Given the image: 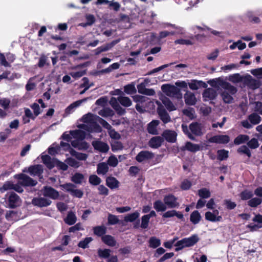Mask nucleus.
I'll list each match as a JSON object with an SVG mask.
<instances>
[{"instance_id":"8fccbe9b","label":"nucleus","mask_w":262,"mask_h":262,"mask_svg":"<svg viewBox=\"0 0 262 262\" xmlns=\"http://www.w3.org/2000/svg\"><path fill=\"white\" fill-rule=\"evenodd\" d=\"M119 223L118 217L114 214L108 213L107 217V223L110 225H114Z\"/></svg>"},{"instance_id":"72a5a7b5","label":"nucleus","mask_w":262,"mask_h":262,"mask_svg":"<svg viewBox=\"0 0 262 262\" xmlns=\"http://www.w3.org/2000/svg\"><path fill=\"white\" fill-rule=\"evenodd\" d=\"M201 219V214L198 210L193 211L190 214V221L194 225L198 224Z\"/></svg>"},{"instance_id":"4c0bfd02","label":"nucleus","mask_w":262,"mask_h":262,"mask_svg":"<svg viewBox=\"0 0 262 262\" xmlns=\"http://www.w3.org/2000/svg\"><path fill=\"white\" fill-rule=\"evenodd\" d=\"M154 208L157 212H163L167 209L166 204L160 200H157L154 203Z\"/></svg>"},{"instance_id":"f257e3e1","label":"nucleus","mask_w":262,"mask_h":262,"mask_svg":"<svg viewBox=\"0 0 262 262\" xmlns=\"http://www.w3.org/2000/svg\"><path fill=\"white\" fill-rule=\"evenodd\" d=\"M247 146L242 145L237 149L238 154L242 155H246L249 158L251 157V152L248 147L251 149H255L259 146V143L257 139L255 138L251 139L250 140H249L247 142Z\"/></svg>"},{"instance_id":"58836bf2","label":"nucleus","mask_w":262,"mask_h":262,"mask_svg":"<svg viewBox=\"0 0 262 262\" xmlns=\"http://www.w3.org/2000/svg\"><path fill=\"white\" fill-rule=\"evenodd\" d=\"M140 213L138 211L128 214L125 216L124 220L125 222H134L139 218Z\"/></svg>"},{"instance_id":"79ce46f5","label":"nucleus","mask_w":262,"mask_h":262,"mask_svg":"<svg viewBox=\"0 0 262 262\" xmlns=\"http://www.w3.org/2000/svg\"><path fill=\"white\" fill-rule=\"evenodd\" d=\"M217 159L220 161L226 160L229 157V151L225 149H219L217 151Z\"/></svg>"},{"instance_id":"7c9ffc66","label":"nucleus","mask_w":262,"mask_h":262,"mask_svg":"<svg viewBox=\"0 0 262 262\" xmlns=\"http://www.w3.org/2000/svg\"><path fill=\"white\" fill-rule=\"evenodd\" d=\"M77 221L75 214L72 211L68 212L67 217L64 219V222L69 225H74Z\"/></svg>"},{"instance_id":"f03ea898","label":"nucleus","mask_w":262,"mask_h":262,"mask_svg":"<svg viewBox=\"0 0 262 262\" xmlns=\"http://www.w3.org/2000/svg\"><path fill=\"white\" fill-rule=\"evenodd\" d=\"M162 91L167 96L179 98L180 89L170 84H164L161 86Z\"/></svg>"},{"instance_id":"c756f323","label":"nucleus","mask_w":262,"mask_h":262,"mask_svg":"<svg viewBox=\"0 0 262 262\" xmlns=\"http://www.w3.org/2000/svg\"><path fill=\"white\" fill-rule=\"evenodd\" d=\"M226 81L222 79L221 78L212 79L208 81V83L213 88H219L221 86L223 88L225 84Z\"/></svg>"},{"instance_id":"37998d69","label":"nucleus","mask_w":262,"mask_h":262,"mask_svg":"<svg viewBox=\"0 0 262 262\" xmlns=\"http://www.w3.org/2000/svg\"><path fill=\"white\" fill-rule=\"evenodd\" d=\"M111 250L110 249H99L98 250V255L99 257L107 259L111 255Z\"/></svg>"},{"instance_id":"6e6552de","label":"nucleus","mask_w":262,"mask_h":262,"mask_svg":"<svg viewBox=\"0 0 262 262\" xmlns=\"http://www.w3.org/2000/svg\"><path fill=\"white\" fill-rule=\"evenodd\" d=\"M92 145L95 150L103 153L107 152L110 149L107 143L101 141H94L92 142Z\"/></svg>"},{"instance_id":"774afa93","label":"nucleus","mask_w":262,"mask_h":262,"mask_svg":"<svg viewBox=\"0 0 262 262\" xmlns=\"http://www.w3.org/2000/svg\"><path fill=\"white\" fill-rule=\"evenodd\" d=\"M109 8L115 11H118L120 8V5L118 2H115L114 1H110L108 3Z\"/></svg>"},{"instance_id":"412c9836","label":"nucleus","mask_w":262,"mask_h":262,"mask_svg":"<svg viewBox=\"0 0 262 262\" xmlns=\"http://www.w3.org/2000/svg\"><path fill=\"white\" fill-rule=\"evenodd\" d=\"M184 99L185 103L188 105H193L195 104L196 99L194 94L190 92L187 91L184 95Z\"/></svg>"},{"instance_id":"bb28decb","label":"nucleus","mask_w":262,"mask_h":262,"mask_svg":"<svg viewBox=\"0 0 262 262\" xmlns=\"http://www.w3.org/2000/svg\"><path fill=\"white\" fill-rule=\"evenodd\" d=\"M109 167L107 163L101 162L97 165V173L99 175H104L108 171Z\"/></svg>"},{"instance_id":"ea45409f","label":"nucleus","mask_w":262,"mask_h":262,"mask_svg":"<svg viewBox=\"0 0 262 262\" xmlns=\"http://www.w3.org/2000/svg\"><path fill=\"white\" fill-rule=\"evenodd\" d=\"M149 247L150 248L156 249L161 245V240L156 236H152L150 237L149 241Z\"/></svg>"},{"instance_id":"cd10ccee","label":"nucleus","mask_w":262,"mask_h":262,"mask_svg":"<svg viewBox=\"0 0 262 262\" xmlns=\"http://www.w3.org/2000/svg\"><path fill=\"white\" fill-rule=\"evenodd\" d=\"M93 233L95 235L99 237L104 236L106 233L107 230L104 226H97L93 228Z\"/></svg>"},{"instance_id":"39448f33","label":"nucleus","mask_w":262,"mask_h":262,"mask_svg":"<svg viewBox=\"0 0 262 262\" xmlns=\"http://www.w3.org/2000/svg\"><path fill=\"white\" fill-rule=\"evenodd\" d=\"M209 143L226 144L230 142V137L226 135H218L213 136L208 140Z\"/></svg>"},{"instance_id":"c9c22d12","label":"nucleus","mask_w":262,"mask_h":262,"mask_svg":"<svg viewBox=\"0 0 262 262\" xmlns=\"http://www.w3.org/2000/svg\"><path fill=\"white\" fill-rule=\"evenodd\" d=\"M248 119L250 122L253 125L258 124L261 121V117L256 113H253L249 115Z\"/></svg>"},{"instance_id":"de8ad7c7","label":"nucleus","mask_w":262,"mask_h":262,"mask_svg":"<svg viewBox=\"0 0 262 262\" xmlns=\"http://www.w3.org/2000/svg\"><path fill=\"white\" fill-rule=\"evenodd\" d=\"M239 196L241 200H250L253 197V194L252 191L246 189L241 192Z\"/></svg>"},{"instance_id":"9d476101","label":"nucleus","mask_w":262,"mask_h":262,"mask_svg":"<svg viewBox=\"0 0 262 262\" xmlns=\"http://www.w3.org/2000/svg\"><path fill=\"white\" fill-rule=\"evenodd\" d=\"M154 157L152 152L147 150H142L136 157V160L138 162H142L145 160H150Z\"/></svg>"},{"instance_id":"a18cd8bd","label":"nucleus","mask_w":262,"mask_h":262,"mask_svg":"<svg viewBox=\"0 0 262 262\" xmlns=\"http://www.w3.org/2000/svg\"><path fill=\"white\" fill-rule=\"evenodd\" d=\"M198 195L201 199H208L210 197L211 193L209 189L203 188L198 190Z\"/></svg>"},{"instance_id":"2f4dec72","label":"nucleus","mask_w":262,"mask_h":262,"mask_svg":"<svg viewBox=\"0 0 262 262\" xmlns=\"http://www.w3.org/2000/svg\"><path fill=\"white\" fill-rule=\"evenodd\" d=\"M249 136L247 135L240 134L238 135L234 140V144L236 145H240L247 143L249 140Z\"/></svg>"},{"instance_id":"1a4fd4ad","label":"nucleus","mask_w":262,"mask_h":262,"mask_svg":"<svg viewBox=\"0 0 262 262\" xmlns=\"http://www.w3.org/2000/svg\"><path fill=\"white\" fill-rule=\"evenodd\" d=\"M162 138L167 142L174 143L177 140V134L176 132L169 129L165 130L162 134Z\"/></svg>"},{"instance_id":"5fc2aeb1","label":"nucleus","mask_w":262,"mask_h":262,"mask_svg":"<svg viewBox=\"0 0 262 262\" xmlns=\"http://www.w3.org/2000/svg\"><path fill=\"white\" fill-rule=\"evenodd\" d=\"M174 216H176L178 218L180 219V213L177 212L174 210L168 211L163 213L162 215L163 217L164 218H168Z\"/></svg>"},{"instance_id":"4d7b16f0","label":"nucleus","mask_w":262,"mask_h":262,"mask_svg":"<svg viewBox=\"0 0 262 262\" xmlns=\"http://www.w3.org/2000/svg\"><path fill=\"white\" fill-rule=\"evenodd\" d=\"M112 150L115 152L119 150H122L123 148V145L120 141H115L111 144Z\"/></svg>"},{"instance_id":"09e8293b","label":"nucleus","mask_w":262,"mask_h":262,"mask_svg":"<svg viewBox=\"0 0 262 262\" xmlns=\"http://www.w3.org/2000/svg\"><path fill=\"white\" fill-rule=\"evenodd\" d=\"M262 199L258 198H251L248 201V205L251 207H256L261 203Z\"/></svg>"},{"instance_id":"f704fd0d","label":"nucleus","mask_w":262,"mask_h":262,"mask_svg":"<svg viewBox=\"0 0 262 262\" xmlns=\"http://www.w3.org/2000/svg\"><path fill=\"white\" fill-rule=\"evenodd\" d=\"M245 82L247 85L254 90L258 88L259 86V82L253 79L250 75H249L248 77L246 78Z\"/></svg>"},{"instance_id":"f8f14e48","label":"nucleus","mask_w":262,"mask_h":262,"mask_svg":"<svg viewBox=\"0 0 262 262\" xmlns=\"http://www.w3.org/2000/svg\"><path fill=\"white\" fill-rule=\"evenodd\" d=\"M203 125L197 122H192L189 125V129L191 133L196 136H201L202 132Z\"/></svg>"},{"instance_id":"c03bdc74","label":"nucleus","mask_w":262,"mask_h":262,"mask_svg":"<svg viewBox=\"0 0 262 262\" xmlns=\"http://www.w3.org/2000/svg\"><path fill=\"white\" fill-rule=\"evenodd\" d=\"M89 183L94 186L99 185L102 182L101 179L96 174H91L89 178Z\"/></svg>"},{"instance_id":"e2e57ef3","label":"nucleus","mask_w":262,"mask_h":262,"mask_svg":"<svg viewBox=\"0 0 262 262\" xmlns=\"http://www.w3.org/2000/svg\"><path fill=\"white\" fill-rule=\"evenodd\" d=\"M132 98L135 102L141 103L146 102L148 99L147 97L139 95H134Z\"/></svg>"},{"instance_id":"4be33fe9","label":"nucleus","mask_w":262,"mask_h":262,"mask_svg":"<svg viewBox=\"0 0 262 262\" xmlns=\"http://www.w3.org/2000/svg\"><path fill=\"white\" fill-rule=\"evenodd\" d=\"M28 171L32 176H39L43 172L42 166L41 165L31 166L28 168Z\"/></svg>"},{"instance_id":"a211bd4d","label":"nucleus","mask_w":262,"mask_h":262,"mask_svg":"<svg viewBox=\"0 0 262 262\" xmlns=\"http://www.w3.org/2000/svg\"><path fill=\"white\" fill-rule=\"evenodd\" d=\"M81 127L89 132L100 133L102 132L101 127L95 121L90 124L89 126L81 125Z\"/></svg>"},{"instance_id":"4468645a","label":"nucleus","mask_w":262,"mask_h":262,"mask_svg":"<svg viewBox=\"0 0 262 262\" xmlns=\"http://www.w3.org/2000/svg\"><path fill=\"white\" fill-rule=\"evenodd\" d=\"M200 150V145L194 144L189 141L186 142L185 146L181 147V151L188 150L194 153Z\"/></svg>"},{"instance_id":"393cba45","label":"nucleus","mask_w":262,"mask_h":262,"mask_svg":"<svg viewBox=\"0 0 262 262\" xmlns=\"http://www.w3.org/2000/svg\"><path fill=\"white\" fill-rule=\"evenodd\" d=\"M101 240L103 243L110 247H114L117 243L115 238L113 236L108 234L102 236Z\"/></svg>"},{"instance_id":"2eb2a0df","label":"nucleus","mask_w":262,"mask_h":262,"mask_svg":"<svg viewBox=\"0 0 262 262\" xmlns=\"http://www.w3.org/2000/svg\"><path fill=\"white\" fill-rule=\"evenodd\" d=\"M216 96V92L212 88L206 89L203 93V97L204 101L213 100L215 99Z\"/></svg>"},{"instance_id":"0e129e2a","label":"nucleus","mask_w":262,"mask_h":262,"mask_svg":"<svg viewBox=\"0 0 262 262\" xmlns=\"http://www.w3.org/2000/svg\"><path fill=\"white\" fill-rule=\"evenodd\" d=\"M117 22H124V23H127L129 24V25L130 26V19L128 15L120 13L119 15V19L117 20Z\"/></svg>"},{"instance_id":"423d86ee","label":"nucleus","mask_w":262,"mask_h":262,"mask_svg":"<svg viewBox=\"0 0 262 262\" xmlns=\"http://www.w3.org/2000/svg\"><path fill=\"white\" fill-rule=\"evenodd\" d=\"M199 241L197 234H193L188 238L181 239V249L184 247H190L194 246Z\"/></svg>"},{"instance_id":"9b49d317","label":"nucleus","mask_w":262,"mask_h":262,"mask_svg":"<svg viewBox=\"0 0 262 262\" xmlns=\"http://www.w3.org/2000/svg\"><path fill=\"white\" fill-rule=\"evenodd\" d=\"M119 39L114 40L112 42L105 45L100 46L94 50L95 54L98 55L103 52L107 51L112 49L115 45L119 42Z\"/></svg>"},{"instance_id":"aec40b11","label":"nucleus","mask_w":262,"mask_h":262,"mask_svg":"<svg viewBox=\"0 0 262 262\" xmlns=\"http://www.w3.org/2000/svg\"><path fill=\"white\" fill-rule=\"evenodd\" d=\"M89 99V98H84L82 99L77 100L75 102H74L73 103H71L70 105H69L65 110V113L66 114H71L73 111V109L79 106L80 105V104L84 102H86L87 100Z\"/></svg>"},{"instance_id":"a878e982","label":"nucleus","mask_w":262,"mask_h":262,"mask_svg":"<svg viewBox=\"0 0 262 262\" xmlns=\"http://www.w3.org/2000/svg\"><path fill=\"white\" fill-rule=\"evenodd\" d=\"M164 202L169 208H173L176 206V198L173 195H166L164 198Z\"/></svg>"},{"instance_id":"e433bc0d","label":"nucleus","mask_w":262,"mask_h":262,"mask_svg":"<svg viewBox=\"0 0 262 262\" xmlns=\"http://www.w3.org/2000/svg\"><path fill=\"white\" fill-rule=\"evenodd\" d=\"M161 101L167 110L169 112L176 110L175 106L168 98L164 97L161 99Z\"/></svg>"},{"instance_id":"69168bd1","label":"nucleus","mask_w":262,"mask_h":262,"mask_svg":"<svg viewBox=\"0 0 262 262\" xmlns=\"http://www.w3.org/2000/svg\"><path fill=\"white\" fill-rule=\"evenodd\" d=\"M99 195L106 196L109 193V190L103 185H99L98 187Z\"/></svg>"},{"instance_id":"20e7f679","label":"nucleus","mask_w":262,"mask_h":262,"mask_svg":"<svg viewBox=\"0 0 262 262\" xmlns=\"http://www.w3.org/2000/svg\"><path fill=\"white\" fill-rule=\"evenodd\" d=\"M21 203V199L16 193L14 192L10 193L8 199V204L9 208H15L20 206Z\"/></svg>"},{"instance_id":"ddd939ff","label":"nucleus","mask_w":262,"mask_h":262,"mask_svg":"<svg viewBox=\"0 0 262 262\" xmlns=\"http://www.w3.org/2000/svg\"><path fill=\"white\" fill-rule=\"evenodd\" d=\"M157 113L159 116L160 119L164 123H167L170 121V118L164 107L160 105L157 108Z\"/></svg>"},{"instance_id":"a19ab883","label":"nucleus","mask_w":262,"mask_h":262,"mask_svg":"<svg viewBox=\"0 0 262 262\" xmlns=\"http://www.w3.org/2000/svg\"><path fill=\"white\" fill-rule=\"evenodd\" d=\"M118 101L122 106L124 107H129L132 104L131 100L127 97L119 96L118 97Z\"/></svg>"},{"instance_id":"052dcab7","label":"nucleus","mask_w":262,"mask_h":262,"mask_svg":"<svg viewBox=\"0 0 262 262\" xmlns=\"http://www.w3.org/2000/svg\"><path fill=\"white\" fill-rule=\"evenodd\" d=\"M223 89L228 90L232 95L235 94L237 92L236 88L227 81H226Z\"/></svg>"},{"instance_id":"f3484780","label":"nucleus","mask_w":262,"mask_h":262,"mask_svg":"<svg viewBox=\"0 0 262 262\" xmlns=\"http://www.w3.org/2000/svg\"><path fill=\"white\" fill-rule=\"evenodd\" d=\"M164 141L163 138L160 136H155L150 139L148 144L152 148H158L161 146Z\"/></svg>"},{"instance_id":"0eeeda50","label":"nucleus","mask_w":262,"mask_h":262,"mask_svg":"<svg viewBox=\"0 0 262 262\" xmlns=\"http://www.w3.org/2000/svg\"><path fill=\"white\" fill-rule=\"evenodd\" d=\"M43 190V194L45 196L56 200L59 196L58 191L51 186H45Z\"/></svg>"},{"instance_id":"c85d7f7f","label":"nucleus","mask_w":262,"mask_h":262,"mask_svg":"<svg viewBox=\"0 0 262 262\" xmlns=\"http://www.w3.org/2000/svg\"><path fill=\"white\" fill-rule=\"evenodd\" d=\"M205 218L206 220L211 222H220L222 219V216L215 215L214 213L210 211H207L205 213Z\"/></svg>"},{"instance_id":"13d9d810","label":"nucleus","mask_w":262,"mask_h":262,"mask_svg":"<svg viewBox=\"0 0 262 262\" xmlns=\"http://www.w3.org/2000/svg\"><path fill=\"white\" fill-rule=\"evenodd\" d=\"M223 100L226 103H231L233 100V97L227 92L224 91L222 93Z\"/></svg>"},{"instance_id":"6e6d98bb","label":"nucleus","mask_w":262,"mask_h":262,"mask_svg":"<svg viewBox=\"0 0 262 262\" xmlns=\"http://www.w3.org/2000/svg\"><path fill=\"white\" fill-rule=\"evenodd\" d=\"M124 91L127 94H133L136 92L135 85L133 84H128L124 87Z\"/></svg>"},{"instance_id":"680f3d73","label":"nucleus","mask_w":262,"mask_h":262,"mask_svg":"<svg viewBox=\"0 0 262 262\" xmlns=\"http://www.w3.org/2000/svg\"><path fill=\"white\" fill-rule=\"evenodd\" d=\"M150 219L148 218L146 215H144L141 217V223L140 227L142 229H147L148 227Z\"/></svg>"},{"instance_id":"3c124183","label":"nucleus","mask_w":262,"mask_h":262,"mask_svg":"<svg viewBox=\"0 0 262 262\" xmlns=\"http://www.w3.org/2000/svg\"><path fill=\"white\" fill-rule=\"evenodd\" d=\"M54 164L55 166H56L59 170L66 171L68 168V166L67 164H66L64 162L59 161L57 159H55L54 160Z\"/></svg>"},{"instance_id":"338daca9","label":"nucleus","mask_w":262,"mask_h":262,"mask_svg":"<svg viewBox=\"0 0 262 262\" xmlns=\"http://www.w3.org/2000/svg\"><path fill=\"white\" fill-rule=\"evenodd\" d=\"M107 165L112 167H116L118 164V161L115 156H111L107 160Z\"/></svg>"},{"instance_id":"b1692460","label":"nucleus","mask_w":262,"mask_h":262,"mask_svg":"<svg viewBox=\"0 0 262 262\" xmlns=\"http://www.w3.org/2000/svg\"><path fill=\"white\" fill-rule=\"evenodd\" d=\"M70 135L73 138L80 141H83L85 138V133L80 129L71 130Z\"/></svg>"},{"instance_id":"dca6fc26","label":"nucleus","mask_w":262,"mask_h":262,"mask_svg":"<svg viewBox=\"0 0 262 262\" xmlns=\"http://www.w3.org/2000/svg\"><path fill=\"white\" fill-rule=\"evenodd\" d=\"M32 202L34 206L42 207L49 206L51 203V201L45 198H35L32 200Z\"/></svg>"},{"instance_id":"603ef678","label":"nucleus","mask_w":262,"mask_h":262,"mask_svg":"<svg viewBox=\"0 0 262 262\" xmlns=\"http://www.w3.org/2000/svg\"><path fill=\"white\" fill-rule=\"evenodd\" d=\"M182 112L184 115L188 117L189 119H192L194 118V114L195 113L194 108L188 107L187 109H184Z\"/></svg>"},{"instance_id":"5701e85b","label":"nucleus","mask_w":262,"mask_h":262,"mask_svg":"<svg viewBox=\"0 0 262 262\" xmlns=\"http://www.w3.org/2000/svg\"><path fill=\"white\" fill-rule=\"evenodd\" d=\"M160 122L158 120H153L147 126V131L148 133L152 135H157L158 134L157 127Z\"/></svg>"},{"instance_id":"864d4df0","label":"nucleus","mask_w":262,"mask_h":262,"mask_svg":"<svg viewBox=\"0 0 262 262\" xmlns=\"http://www.w3.org/2000/svg\"><path fill=\"white\" fill-rule=\"evenodd\" d=\"M93 240L91 237H85L83 240L81 241L78 244L80 248L85 249L88 247V244Z\"/></svg>"},{"instance_id":"49530a36","label":"nucleus","mask_w":262,"mask_h":262,"mask_svg":"<svg viewBox=\"0 0 262 262\" xmlns=\"http://www.w3.org/2000/svg\"><path fill=\"white\" fill-rule=\"evenodd\" d=\"M84 179V176L83 174L76 172L72 177L71 180L75 184H80L82 182Z\"/></svg>"},{"instance_id":"bf43d9fd","label":"nucleus","mask_w":262,"mask_h":262,"mask_svg":"<svg viewBox=\"0 0 262 262\" xmlns=\"http://www.w3.org/2000/svg\"><path fill=\"white\" fill-rule=\"evenodd\" d=\"M97 121L102 125V126L105 129L108 130L112 128V126L104 119L99 117L96 116Z\"/></svg>"},{"instance_id":"6ab92c4d","label":"nucleus","mask_w":262,"mask_h":262,"mask_svg":"<svg viewBox=\"0 0 262 262\" xmlns=\"http://www.w3.org/2000/svg\"><path fill=\"white\" fill-rule=\"evenodd\" d=\"M106 185L111 189H114L119 187V182L116 178L109 176L106 178Z\"/></svg>"},{"instance_id":"7ed1b4c3","label":"nucleus","mask_w":262,"mask_h":262,"mask_svg":"<svg viewBox=\"0 0 262 262\" xmlns=\"http://www.w3.org/2000/svg\"><path fill=\"white\" fill-rule=\"evenodd\" d=\"M16 178L19 180V184L23 186H35L37 184V181L24 173L16 175Z\"/></svg>"},{"instance_id":"473e14b6","label":"nucleus","mask_w":262,"mask_h":262,"mask_svg":"<svg viewBox=\"0 0 262 262\" xmlns=\"http://www.w3.org/2000/svg\"><path fill=\"white\" fill-rule=\"evenodd\" d=\"M41 159L43 163L49 169H51L54 167V161L52 160V159L50 156L48 155L42 156Z\"/></svg>"}]
</instances>
